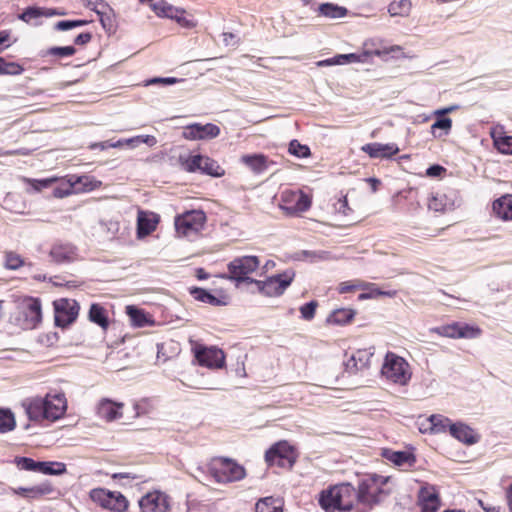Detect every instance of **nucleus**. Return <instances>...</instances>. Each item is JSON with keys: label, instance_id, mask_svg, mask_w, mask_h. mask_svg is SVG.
Segmentation results:
<instances>
[{"label": "nucleus", "instance_id": "nucleus-1", "mask_svg": "<svg viewBox=\"0 0 512 512\" xmlns=\"http://www.w3.org/2000/svg\"><path fill=\"white\" fill-rule=\"evenodd\" d=\"M381 479L383 477L377 474L369 475L359 481L357 490L350 483L330 486L319 493L318 503L326 512H351L356 498L358 502L372 508L381 502V495L386 494L379 486Z\"/></svg>", "mask_w": 512, "mask_h": 512}, {"label": "nucleus", "instance_id": "nucleus-2", "mask_svg": "<svg viewBox=\"0 0 512 512\" xmlns=\"http://www.w3.org/2000/svg\"><path fill=\"white\" fill-rule=\"evenodd\" d=\"M22 407L31 422H55L65 415L67 400L64 393L47 394L23 400Z\"/></svg>", "mask_w": 512, "mask_h": 512}, {"label": "nucleus", "instance_id": "nucleus-3", "mask_svg": "<svg viewBox=\"0 0 512 512\" xmlns=\"http://www.w3.org/2000/svg\"><path fill=\"white\" fill-rule=\"evenodd\" d=\"M260 266V258L255 255L235 257L227 264V272L217 275L219 278L229 280L236 288L251 280V274Z\"/></svg>", "mask_w": 512, "mask_h": 512}, {"label": "nucleus", "instance_id": "nucleus-4", "mask_svg": "<svg viewBox=\"0 0 512 512\" xmlns=\"http://www.w3.org/2000/svg\"><path fill=\"white\" fill-rule=\"evenodd\" d=\"M208 471L217 483L237 482L246 477V469L236 460L228 457L215 458L208 466Z\"/></svg>", "mask_w": 512, "mask_h": 512}, {"label": "nucleus", "instance_id": "nucleus-5", "mask_svg": "<svg viewBox=\"0 0 512 512\" xmlns=\"http://www.w3.org/2000/svg\"><path fill=\"white\" fill-rule=\"evenodd\" d=\"M20 316L16 319L22 329H36L42 322L41 299L32 296H21L18 301Z\"/></svg>", "mask_w": 512, "mask_h": 512}, {"label": "nucleus", "instance_id": "nucleus-6", "mask_svg": "<svg viewBox=\"0 0 512 512\" xmlns=\"http://www.w3.org/2000/svg\"><path fill=\"white\" fill-rule=\"evenodd\" d=\"M298 454L295 448L286 440L272 444L265 451V462L268 466L291 469L296 463Z\"/></svg>", "mask_w": 512, "mask_h": 512}, {"label": "nucleus", "instance_id": "nucleus-7", "mask_svg": "<svg viewBox=\"0 0 512 512\" xmlns=\"http://www.w3.org/2000/svg\"><path fill=\"white\" fill-rule=\"evenodd\" d=\"M381 374L399 385H406L411 379L408 362L393 352L386 353Z\"/></svg>", "mask_w": 512, "mask_h": 512}, {"label": "nucleus", "instance_id": "nucleus-8", "mask_svg": "<svg viewBox=\"0 0 512 512\" xmlns=\"http://www.w3.org/2000/svg\"><path fill=\"white\" fill-rule=\"evenodd\" d=\"M13 463L24 471L41 473L43 475L60 476L67 472V466L59 461H37L26 456H16Z\"/></svg>", "mask_w": 512, "mask_h": 512}, {"label": "nucleus", "instance_id": "nucleus-9", "mask_svg": "<svg viewBox=\"0 0 512 512\" xmlns=\"http://www.w3.org/2000/svg\"><path fill=\"white\" fill-rule=\"evenodd\" d=\"M207 217L203 210L193 209L178 214L174 225L176 233L181 236H190L199 233L206 223Z\"/></svg>", "mask_w": 512, "mask_h": 512}, {"label": "nucleus", "instance_id": "nucleus-10", "mask_svg": "<svg viewBox=\"0 0 512 512\" xmlns=\"http://www.w3.org/2000/svg\"><path fill=\"white\" fill-rule=\"evenodd\" d=\"M93 502L112 512H126L129 507L128 499L118 491L105 488H95L90 491Z\"/></svg>", "mask_w": 512, "mask_h": 512}, {"label": "nucleus", "instance_id": "nucleus-11", "mask_svg": "<svg viewBox=\"0 0 512 512\" xmlns=\"http://www.w3.org/2000/svg\"><path fill=\"white\" fill-rule=\"evenodd\" d=\"M53 308L55 326L65 329L76 321L80 305L74 299L61 298L53 302Z\"/></svg>", "mask_w": 512, "mask_h": 512}, {"label": "nucleus", "instance_id": "nucleus-12", "mask_svg": "<svg viewBox=\"0 0 512 512\" xmlns=\"http://www.w3.org/2000/svg\"><path fill=\"white\" fill-rule=\"evenodd\" d=\"M196 362L209 369H220L225 366V354L216 346L196 344L192 348Z\"/></svg>", "mask_w": 512, "mask_h": 512}, {"label": "nucleus", "instance_id": "nucleus-13", "mask_svg": "<svg viewBox=\"0 0 512 512\" xmlns=\"http://www.w3.org/2000/svg\"><path fill=\"white\" fill-rule=\"evenodd\" d=\"M430 331L440 336L453 339H474L481 334V329L478 326L470 325L464 322H452L450 324L431 328Z\"/></svg>", "mask_w": 512, "mask_h": 512}, {"label": "nucleus", "instance_id": "nucleus-14", "mask_svg": "<svg viewBox=\"0 0 512 512\" xmlns=\"http://www.w3.org/2000/svg\"><path fill=\"white\" fill-rule=\"evenodd\" d=\"M295 271L293 269H286L283 272L266 278V297H279L284 294L286 289L292 284L295 278Z\"/></svg>", "mask_w": 512, "mask_h": 512}, {"label": "nucleus", "instance_id": "nucleus-15", "mask_svg": "<svg viewBox=\"0 0 512 512\" xmlns=\"http://www.w3.org/2000/svg\"><path fill=\"white\" fill-rule=\"evenodd\" d=\"M220 135V127L214 123H192L184 127L182 137L186 140H210Z\"/></svg>", "mask_w": 512, "mask_h": 512}, {"label": "nucleus", "instance_id": "nucleus-16", "mask_svg": "<svg viewBox=\"0 0 512 512\" xmlns=\"http://www.w3.org/2000/svg\"><path fill=\"white\" fill-rule=\"evenodd\" d=\"M138 504L141 512H167L170 509L169 496L161 491L146 493Z\"/></svg>", "mask_w": 512, "mask_h": 512}, {"label": "nucleus", "instance_id": "nucleus-17", "mask_svg": "<svg viewBox=\"0 0 512 512\" xmlns=\"http://www.w3.org/2000/svg\"><path fill=\"white\" fill-rule=\"evenodd\" d=\"M380 455L382 458L391 462L397 467H413L416 463V456L413 452V448L407 450H393L391 448H382Z\"/></svg>", "mask_w": 512, "mask_h": 512}, {"label": "nucleus", "instance_id": "nucleus-18", "mask_svg": "<svg viewBox=\"0 0 512 512\" xmlns=\"http://www.w3.org/2000/svg\"><path fill=\"white\" fill-rule=\"evenodd\" d=\"M370 158L373 159H392L399 151L396 143H367L361 147Z\"/></svg>", "mask_w": 512, "mask_h": 512}, {"label": "nucleus", "instance_id": "nucleus-19", "mask_svg": "<svg viewBox=\"0 0 512 512\" xmlns=\"http://www.w3.org/2000/svg\"><path fill=\"white\" fill-rule=\"evenodd\" d=\"M160 221V216L157 213L150 211L138 212L136 235L138 239H143L152 234Z\"/></svg>", "mask_w": 512, "mask_h": 512}, {"label": "nucleus", "instance_id": "nucleus-20", "mask_svg": "<svg viewBox=\"0 0 512 512\" xmlns=\"http://www.w3.org/2000/svg\"><path fill=\"white\" fill-rule=\"evenodd\" d=\"M240 162L249 168L254 174H263L275 162L263 153L244 154L240 158Z\"/></svg>", "mask_w": 512, "mask_h": 512}, {"label": "nucleus", "instance_id": "nucleus-21", "mask_svg": "<svg viewBox=\"0 0 512 512\" xmlns=\"http://www.w3.org/2000/svg\"><path fill=\"white\" fill-rule=\"evenodd\" d=\"M449 434L459 442L468 446L478 443L481 438L472 427L462 421H456L451 425Z\"/></svg>", "mask_w": 512, "mask_h": 512}, {"label": "nucleus", "instance_id": "nucleus-22", "mask_svg": "<svg viewBox=\"0 0 512 512\" xmlns=\"http://www.w3.org/2000/svg\"><path fill=\"white\" fill-rule=\"evenodd\" d=\"M188 292L196 301L207 303L212 306H227L229 304V297L222 291V295L216 296L208 289L191 286L188 288Z\"/></svg>", "mask_w": 512, "mask_h": 512}, {"label": "nucleus", "instance_id": "nucleus-23", "mask_svg": "<svg viewBox=\"0 0 512 512\" xmlns=\"http://www.w3.org/2000/svg\"><path fill=\"white\" fill-rule=\"evenodd\" d=\"M49 256L56 264L70 263L77 256V248L71 243L58 242L52 245Z\"/></svg>", "mask_w": 512, "mask_h": 512}, {"label": "nucleus", "instance_id": "nucleus-24", "mask_svg": "<svg viewBox=\"0 0 512 512\" xmlns=\"http://www.w3.org/2000/svg\"><path fill=\"white\" fill-rule=\"evenodd\" d=\"M122 402L114 401L110 398H102L96 407L97 415L108 422L122 417Z\"/></svg>", "mask_w": 512, "mask_h": 512}, {"label": "nucleus", "instance_id": "nucleus-25", "mask_svg": "<svg viewBox=\"0 0 512 512\" xmlns=\"http://www.w3.org/2000/svg\"><path fill=\"white\" fill-rule=\"evenodd\" d=\"M418 512H437L440 507V498L433 488L422 487L418 493Z\"/></svg>", "mask_w": 512, "mask_h": 512}, {"label": "nucleus", "instance_id": "nucleus-26", "mask_svg": "<svg viewBox=\"0 0 512 512\" xmlns=\"http://www.w3.org/2000/svg\"><path fill=\"white\" fill-rule=\"evenodd\" d=\"M387 51L375 49L373 51L363 50L361 52L336 54L337 65H347L352 63H369L373 55L381 57L387 55Z\"/></svg>", "mask_w": 512, "mask_h": 512}, {"label": "nucleus", "instance_id": "nucleus-27", "mask_svg": "<svg viewBox=\"0 0 512 512\" xmlns=\"http://www.w3.org/2000/svg\"><path fill=\"white\" fill-rule=\"evenodd\" d=\"M14 494L27 498L37 499L44 495H49L54 492V487L50 481L46 480L38 485L32 487H18L13 489Z\"/></svg>", "mask_w": 512, "mask_h": 512}, {"label": "nucleus", "instance_id": "nucleus-28", "mask_svg": "<svg viewBox=\"0 0 512 512\" xmlns=\"http://www.w3.org/2000/svg\"><path fill=\"white\" fill-rule=\"evenodd\" d=\"M495 215L502 220H512V194H506L493 202Z\"/></svg>", "mask_w": 512, "mask_h": 512}, {"label": "nucleus", "instance_id": "nucleus-29", "mask_svg": "<svg viewBox=\"0 0 512 512\" xmlns=\"http://www.w3.org/2000/svg\"><path fill=\"white\" fill-rule=\"evenodd\" d=\"M126 314L135 327H146L153 323L150 315L135 305L126 306Z\"/></svg>", "mask_w": 512, "mask_h": 512}, {"label": "nucleus", "instance_id": "nucleus-30", "mask_svg": "<svg viewBox=\"0 0 512 512\" xmlns=\"http://www.w3.org/2000/svg\"><path fill=\"white\" fill-rule=\"evenodd\" d=\"M316 11L320 16L330 19L343 18L348 14V9L346 7L332 2L321 3L317 7Z\"/></svg>", "mask_w": 512, "mask_h": 512}, {"label": "nucleus", "instance_id": "nucleus-31", "mask_svg": "<svg viewBox=\"0 0 512 512\" xmlns=\"http://www.w3.org/2000/svg\"><path fill=\"white\" fill-rule=\"evenodd\" d=\"M356 315V311L351 308H338L333 310L326 319L328 324L346 325L350 323Z\"/></svg>", "mask_w": 512, "mask_h": 512}, {"label": "nucleus", "instance_id": "nucleus-32", "mask_svg": "<svg viewBox=\"0 0 512 512\" xmlns=\"http://www.w3.org/2000/svg\"><path fill=\"white\" fill-rule=\"evenodd\" d=\"M88 319L106 330L109 327V319L105 308L99 303H92L88 312Z\"/></svg>", "mask_w": 512, "mask_h": 512}, {"label": "nucleus", "instance_id": "nucleus-33", "mask_svg": "<svg viewBox=\"0 0 512 512\" xmlns=\"http://www.w3.org/2000/svg\"><path fill=\"white\" fill-rule=\"evenodd\" d=\"M203 161V155H183L180 154L178 157V163L180 167L188 173H200L201 165Z\"/></svg>", "mask_w": 512, "mask_h": 512}, {"label": "nucleus", "instance_id": "nucleus-34", "mask_svg": "<svg viewBox=\"0 0 512 512\" xmlns=\"http://www.w3.org/2000/svg\"><path fill=\"white\" fill-rule=\"evenodd\" d=\"M428 421L430 422V430L432 433H450V427L455 422L450 418L441 414H432L429 416Z\"/></svg>", "mask_w": 512, "mask_h": 512}, {"label": "nucleus", "instance_id": "nucleus-35", "mask_svg": "<svg viewBox=\"0 0 512 512\" xmlns=\"http://www.w3.org/2000/svg\"><path fill=\"white\" fill-rule=\"evenodd\" d=\"M436 120L431 125V133L434 138H441L442 136H446L450 133L452 128V119L448 116H443L440 114H435Z\"/></svg>", "mask_w": 512, "mask_h": 512}, {"label": "nucleus", "instance_id": "nucleus-36", "mask_svg": "<svg viewBox=\"0 0 512 512\" xmlns=\"http://www.w3.org/2000/svg\"><path fill=\"white\" fill-rule=\"evenodd\" d=\"M283 502L280 498L268 496L261 498L255 505L256 512H283Z\"/></svg>", "mask_w": 512, "mask_h": 512}, {"label": "nucleus", "instance_id": "nucleus-37", "mask_svg": "<svg viewBox=\"0 0 512 512\" xmlns=\"http://www.w3.org/2000/svg\"><path fill=\"white\" fill-rule=\"evenodd\" d=\"M200 173L204 175H208L211 177H221L224 175L225 171L221 168V166L214 159L209 156L203 155V161L200 169Z\"/></svg>", "mask_w": 512, "mask_h": 512}, {"label": "nucleus", "instance_id": "nucleus-38", "mask_svg": "<svg viewBox=\"0 0 512 512\" xmlns=\"http://www.w3.org/2000/svg\"><path fill=\"white\" fill-rule=\"evenodd\" d=\"M42 17H46V7L37 5L27 6L18 15V19L26 23H30L32 20H38Z\"/></svg>", "mask_w": 512, "mask_h": 512}, {"label": "nucleus", "instance_id": "nucleus-39", "mask_svg": "<svg viewBox=\"0 0 512 512\" xmlns=\"http://www.w3.org/2000/svg\"><path fill=\"white\" fill-rule=\"evenodd\" d=\"M151 9L157 16L168 19H171L174 13H179L178 7H175L164 0H158L151 3Z\"/></svg>", "mask_w": 512, "mask_h": 512}, {"label": "nucleus", "instance_id": "nucleus-40", "mask_svg": "<svg viewBox=\"0 0 512 512\" xmlns=\"http://www.w3.org/2000/svg\"><path fill=\"white\" fill-rule=\"evenodd\" d=\"M5 268L9 270H18L23 266L31 268L33 264L31 262L26 263L25 260L14 251L5 252Z\"/></svg>", "mask_w": 512, "mask_h": 512}, {"label": "nucleus", "instance_id": "nucleus-41", "mask_svg": "<svg viewBox=\"0 0 512 512\" xmlns=\"http://www.w3.org/2000/svg\"><path fill=\"white\" fill-rule=\"evenodd\" d=\"M16 420L9 408H0V433H7L14 430Z\"/></svg>", "mask_w": 512, "mask_h": 512}, {"label": "nucleus", "instance_id": "nucleus-42", "mask_svg": "<svg viewBox=\"0 0 512 512\" xmlns=\"http://www.w3.org/2000/svg\"><path fill=\"white\" fill-rule=\"evenodd\" d=\"M99 21L101 23V26L103 29L108 32L112 33L116 30V24H115V12L109 5L108 8L104 11H100V14L98 15Z\"/></svg>", "mask_w": 512, "mask_h": 512}, {"label": "nucleus", "instance_id": "nucleus-43", "mask_svg": "<svg viewBox=\"0 0 512 512\" xmlns=\"http://www.w3.org/2000/svg\"><path fill=\"white\" fill-rule=\"evenodd\" d=\"M365 287L367 288V291L359 294V300L374 299L381 296L393 297L396 294V291L381 290L373 283L366 284Z\"/></svg>", "mask_w": 512, "mask_h": 512}, {"label": "nucleus", "instance_id": "nucleus-44", "mask_svg": "<svg viewBox=\"0 0 512 512\" xmlns=\"http://www.w3.org/2000/svg\"><path fill=\"white\" fill-rule=\"evenodd\" d=\"M329 253L327 251H310L302 250L295 255L296 260H306L310 263H317L319 261L327 260Z\"/></svg>", "mask_w": 512, "mask_h": 512}, {"label": "nucleus", "instance_id": "nucleus-45", "mask_svg": "<svg viewBox=\"0 0 512 512\" xmlns=\"http://www.w3.org/2000/svg\"><path fill=\"white\" fill-rule=\"evenodd\" d=\"M411 6L410 0L393 1L388 6V12L391 16H405L410 12Z\"/></svg>", "mask_w": 512, "mask_h": 512}, {"label": "nucleus", "instance_id": "nucleus-46", "mask_svg": "<svg viewBox=\"0 0 512 512\" xmlns=\"http://www.w3.org/2000/svg\"><path fill=\"white\" fill-rule=\"evenodd\" d=\"M24 72V67L17 62H8L0 56V75L17 76Z\"/></svg>", "mask_w": 512, "mask_h": 512}, {"label": "nucleus", "instance_id": "nucleus-47", "mask_svg": "<svg viewBox=\"0 0 512 512\" xmlns=\"http://www.w3.org/2000/svg\"><path fill=\"white\" fill-rule=\"evenodd\" d=\"M76 48L73 45H67V46H52L48 48L44 53H42V56H56L59 58H65V57H71L75 55Z\"/></svg>", "mask_w": 512, "mask_h": 512}, {"label": "nucleus", "instance_id": "nucleus-48", "mask_svg": "<svg viewBox=\"0 0 512 512\" xmlns=\"http://www.w3.org/2000/svg\"><path fill=\"white\" fill-rule=\"evenodd\" d=\"M288 152L297 158H307L311 155L309 146L300 143L297 139H293L289 142Z\"/></svg>", "mask_w": 512, "mask_h": 512}, {"label": "nucleus", "instance_id": "nucleus-49", "mask_svg": "<svg viewBox=\"0 0 512 512\" xmlns=\"http://www.w3.org/2000/svg\"><path fill=\"white\" fill-rule=\"evenodd\" d=\"M179 13H174L171 17L172 20L176 21L181 27L184 28H193L196 26V21L193 16L189 14L186 10L182 8H178Z\"/></svg>", "mask_w": 512, "mask_h": 512}, {"label": "nucleus", "instance_id": "nucleus-50", "mask_svg": "<svg viewBox=\"0 0 512 512\" xmlns=\"http://www.w3.org/2000/svg\"><path fill=\"white\" fill-rule=\"evenodd\" d=\"M123 145H129L131 147H137L139 144L144 143L149 147H153L157 143V139L153 135H138L129 139L122 140Z\"/></svg>", "mask_w": 512, "mask_h": 512}, {"label": "nucleus", "instance_id": "nucleus-51", "mask_svg": "<svg viewBox=\"0 0 512 512\" xmlns=\"http://www.w3.org/2000/svg\"><path fill=\"white\" fill-rule=\"evenodd\" d=\"M494 145L500 153L512 155V135H503L494 138Z\"/></svg>", "mask_w": 512, "mask_h": 512}, {"label": "nucleus", "instance_id": "nucleus-52", "mask_svg": "<svg viewBox=\"0 0 512 512\" xmlns=\"http://www.w3.org/2000/svg\"><path fill=\"white\" fill-rule=\"evenodd\" d=\"M318 302L316 300H310L300 306L299 311L301 318L306 321H311L315 317Z\"/></svg>", "mask_w": 512, "mask_h": 512}, {"label": "nucleus", "instance_id": "nucleus-53", "mask_svg": "<svg viewBox=\"0 0 512 512\" xmlns=\"http://www.w3.org/2000/svg\"><path fill=\"white\" fill-rule=\"evenodd\" d=\"M25 181L29 183L35 192H41L43 189L51 187L55 182V178H44V179H29L25 178Z\"/></svg>", "mask_w": 512, "mask_h": 512}, {"label": "nucleus", "instance_id": "nucleus-54", "mask_svg": "<svg viewBox=\"0 0 512 512\" xmlns=\"http://www.w3.org/2000/svg\"><path fill=\"white\" fill-rule=\"evenodd\" d=\"M181 81H184V79H179L176 77H152V78L146 80L145 85L150 86V85L161 84L164 86H170V85H174Z\"/></svg>", "mask_w": 512, "mask_h": 512}, {"label": "nucleus", "instance_id": "nucleus-55", "mask_svg": "<svg viewBox=\"0 0 512 512\" xmlns=\"http://www.w3.org/2000/svg\"><path fill=\"white\" fill-rule=\"evenodd\" d=\"M122 146H123V141L122 140H118V141H115V142H112V141L108 140V141L91 143L89 145V149H91V150H96V149L106 150L108 148H118V147H122Z\"/></svg>", "mask_w": 512, "mask_h": 512}, {"label": "nucleus", "instance_id": "nucleus-56", "mask_svg": "<svg viewBox=\"0 0 512 512\" xmlns=\"http://www.w3.org/2000/svg\"><path fill=\"white\" fill-rule=\"evenodd\" d=\"M336 212L349 216L352 212V209L349 207L347 196H343L338 199V201L334 204Z\"/></svg>", "mask_w": 512, "mask_h": 512}, {"label": "nucleus", "instance_id": "nucleus-57", "mask_svg": "<svg viewBox=\"0 0 512 512\" xmlns=\"http://www.w3.org/2000/svg\"><path fill=\"white\" fill-rule=\"evenodd\" d=\"M109 4L104 0H88L85 4V7L95 12L97 16L100 14V11H104L108 8Z\"/></svg>", "mask_w": 512, "mask_h": 512}, {"label": "nucleus", "instance_id": "nucleus-58", "mask_svg": "<svg viewBox=\"0 0 512 512\" xmlns=\"http://www.w3.org/2000/svg\"><path fill=\"white\" fill-rule=\"evenodd\" d=\"M311 206V199L306 195L301 193L295 202V210L297 211H307Z\"/></svg>", "mask_w": 512, "mask_h": 512}, {"label": "nucleus", "instance_id": "nucleus-59", "mask_svg": "<svg viewBox=\"0 0 512 512\" xmlns=\"http://www.w3.org/2000/svg\"><path fill=\"white\" fill-rule=\"evenodd\" d=\"M355 355H356L358 366L362 370L369 366V361L373 354L367 353L365 350H358Z\"/></svg>", "mask_w": 512, "mask_h": 512}, {"label": "nucleus", "instance_id": "nucleus-60", "mask_svg": "<svg viewBox=\"0 0 512 512\" xmlns=\"http://www.w3.org/2000/svg\"><path fill=\"white\" fill-rule=\"evenodd\" d=\"M246 284L253 285L255 289H250L249 291L251 293L258 292L259 294L263 295L266 292V279L265 280H257L251 277V280H249Z\"/></svg>", "mask_w": 512, "mask_h": 512}, {"label": "nucleus", "instance_id": "nucleus-61", "mask_svg": "<svg viewBox=\"0 0 512 512\" xmlns=\"http://www.w3.org/2000/svg\"><path fill=\"white\" fill-rule=\"evenodd\" d=\"M191 476L202 484H205L206 481H209L212 477L208 470L206 472L204 468L200 466L196 468L194 473H191Z\"/></svg>", "mask_w": 512, "mask_h": 512}, {"label": "nucleus", "instance_id": "nucleus-62", "mask_svg": "<svg viewBox=\"0 0 512 512\" xmlns=\"http://www.w3.org/2000/svg\"><path fill=\"white\" fill-rule=\"evenodd\" d=\"M73 184L67 185L65 188H62L60 186H55L52 188V195L55 198H64L71 193H73Z\"/></svg>", "mask_w": 512, "mask_h": 512}, {"label": "nucleus", "instance_id": "nucleus-63", "mask_svg": "<svg viewBox=\"0 0 512 512\" xmlns=\"http://www.w3.org/2000/svg\"><path fill=\"white\" fill-rule=\"evenodd\" d=\"M446 172V169L440 164H432L426 169L428 177H440Z\"/></svg>", "mask_w": 512, "mask_h": 512}, {"label": "nucleus", "instance_id": "nucleus-64", "mask_svg": "<svg viewBox=\"0 0 512 512\" xmlns=\"http://www.w3.org/2000/svg\"><path fill=\"white\" fill-rule=\"evenodd\" d=\"M92 33L89 31L81 32L74 38V44L79 46H84L88 44L92 40Z\"/></svg>", "mask_w": 512, "mask_h": 512}]
</instances>
